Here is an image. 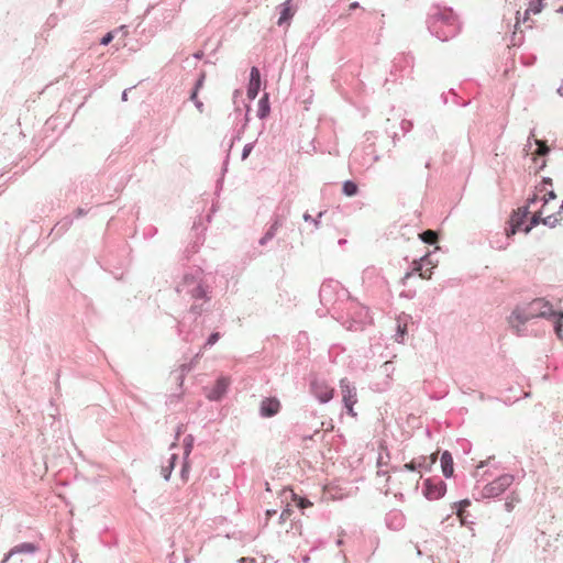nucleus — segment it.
Segmentation results:
<instances>
[{
	"label": "nucleus",
	"mask_w": 563,
	"mask_h": 563,
	"mask_svg": "<svg viewBox=\"0 0 563 563\" xmlns=\"http://www.w3.org/2000/svg\"><path fill=\"white\" fill-rule=\"evenodd\" d=\"M113 32H114V34L118 33V32L126 34V26L125 25H121L120 27L115 29Z\"/></svg>",
	"instance_id": "nucleus-58"
},
{
	"label": "nucleus",
	"mask_w": 563,
	"mask_h": 563,
	"mask_svg": "<svg viewBox=\"0 0 563 563\" xmlns=\"http://www.w3.org/2000/svg\"><path fill=\"white\" fill-rule=\"evenodd\" d=\"M558 216H559L558 213L550 214V216H548V217H545V218H543V219H542V223H543L544 225H547V227H549V228L553 229V228H555V227L559 224V222H560V220H559Z\"/></svg>",
	"instance_id": "nucleus-37"
},
{
	"label": "nucleus",
	"mask_w": 563,
	"mask_h": 563,
	"mask_svg": "<svg viewBox=\"0 0 563 563\" xmlns=\"http://www.w3.org/2000/svg\"><path fill=\"white\" fill-rule=\"evenodd\" d=\"M157 232L156 228H150L148 232H145V235L153 236Z\"/></svg>",
	"instance_id": "nucleus-59"
},
{
	"label": "nucleus",
	"mask_w": 563,
	"mask_h": 563,
	"mask_svg": "<svg viewBox=\"0 0 563 563\" xmlns=\"http://www.w3.org/2000/svg\"><path fill=\"white\" fill-rule=\"evenodd\" d=\"M449 96H450V93H449V92H448V93L443 92V93L441 95V100H442V102H443L444 104H448V103H449Z\"/></svg>",
	"instance_id": "nucleus-57"
},
{
	"label": "nucleus",
	"mask_w": 563,
	"mask_h": 563,
	"mask_svg": "<svg viewBox=\"0 0 563 563\" xmlns=\"http://www.w3.org/2000/svg\"><path fill=\"white\" fill-rule=\"evenodd\" d=\"M282 409L280 401L276 397H266L260 404V416L262 418H272Z\"/></svg>",
	"instance_id": "nucleus-15"
},
{
	"label": "nucleus",
	"mask_w": 563,
	"mask_h": 563,
	"mask_svg": "<svg viewBox=\"0 0 563 563\" xmlns=\"http://www.w3.org/2000/svg\"><path fill=\"white\" fill-rule=\"evenodd\" d=\"M362 280L368 288H383L387 285V280L382 275L380 269L375 266H368L363 271Z\"/></svg>",
	"instance_id": "nucleus-10"
},
{
	"label": "nucleus",
	"mask_w": 563,
	"mask_h": 563,
	"mask_svg": "<svg viewBox=\"0 0 563 563\" xmlns=\"http://www.w3.org/2000/svg\"><path fill=\"white\" fill-rule=\"evenodd\" d=\"M254 146H255V142H250L244 145V147L242 150V154H241L242 161H245L249 157V155L253 151Z\"/></svg>",
	"instance_id": "nucleus-44"
},
{
	"label": "nucleus",
	"mask_w": 563,
	"mask_h": 563,
	"mask_svg": "<svg viewBox=\"0 0 563 563\" xmlns=\"http://www.w3.org/2000/svg\"><path fill=\"white\" fill-rule=\"evenodd\" d=\"M385 525L389 530L399 531L406 525V517L400 510L393 509L386 514Z\"/></svg>",
	"instance_id": "nucleus-16"
},
{
	"label": "nucleus",
	"mask_w": 563,
	"mask_h": 563,
	"mask_svg": "<svg viewBox=\"0 0 563 563\" xmlns=\"http://www.w3.org/2000/svg\"><path fill=\"white\" fill-rule=\"evenodd\" d=\"M312 395L321 402L327 404L333 397V388L321 380H312L310 384Z\"/></svg>",
	"instance_id": "nucleus-14"
},
{
	"label": "nucleus",
	"mask_w": 563,
	"mask_h": 563,
	"mask_svg": "<svg viewBox=\"0 0 563 563\" xmlns=\"http://www.w3.org/2000/svg\"><path fill=\"white\" fill-rule=\"evenodd\" d=\"M553 181H552V178L550 177H543L542 180H541V184L540 186L537 187V189L539 191H543L545 189L547 186H552Z\"/></svg>",
	"instance_id": "nucleus-48"
},
{
	"label": "nucleus",
	"mask_w": 563,
	"mask_h": 563,
	"mask_svg": "<svg viewBox=\"0 0 563 563\" xmlns=\"http://www.w3.org/2000/svg\"><path fill=\"white\" fill-rule=\"evenodd\" d=\"M175 16V10L174 9H165L161 13L162 22L164 25L169 24Z\"/></svg>",
	"instance_id": "nucleus-38"
},
{
	"label": "nucleus",
	"mask_w": 563,
	"mask_h": 563,
	"mask_svg": "<svg viewBox=\"0 0 563 563\" xmlns=\"http://www.w3.org/2000/svg\"><path fill=\"white\" fill-rule=\"evenodd\" d=\"M529 214L528 206H523L518 208L517 211H514L510 220L509 228L506 229V238L509 239L511 235H515L519 230H522V225Z\"/></svg>",
	"instance_id": "nucleus-12"
},
{
	"label": "nucleus",
	"mask_w": 563,
	"mask_h": 563,
	"mask_svg": "<svg viewBox=\"0 0 563 563\" xmlns=\"http://www.w3.org/2000/svg\"><path fill=\"white\" fill-rule=\"evenodd\" d=\"M545 165H547L545 161H542V163H541V164H539V168H538V170L543 169V168L545 167Z\"/></svg>",
	"instance_id": "nucleus-64"
},
{
	"label": "nucleus",
	"mask_w": 563,
	"mask_h": 563,
	"mask_svg": "<svg viewBox=\"0 0 563 563\" xmlns=\"http://www.w3.org/2000/svg\"><path fill=\"white\" fill-rule=\"evenodd\" d=\"M114 37V32L113 31H110L108 33H106L101 40H100V44L103 45V46H107L108 44L111 43V41L113 40Z\"/></svg>",
	"instance_id": "nucleus-47"
},
{
	"label": "nucleus",
	"mask_w": 563,
	"mask_h": 563,
	"mask_svg": "<svg viewBox=\"0 0 563 563\" xmlns=\"http://www.w3.org/2000/svg\"><path fill=\"white\" fill-rule=\"evenodd\" d=\"M189 471H190L189 462H188V460H184L181 468H180V477H181V479L184 482H187L188 475H189Z\"/></svg>",
	"instance_id": "nucleus-42"
},
{
	"label": "nucleus",
	"mask_w": 563,
	"mask_h": 563,
	"mask_svg": "<svg viewBox=\"0 0 563 563\" xmlns=\"http://www.w3.org/2000/svg\"><path fill=\"white\" fill-rule=\"evenodd\" d=\"M269 97L268 93L265 92L258 101L257 117L263 120L269 115Z\"/></svg>",
	"instance_id": "nucleus-27"
},
{
	"label": "nucleus",
	"mask_w": 563,
	"mask_h": 563,
	"mask_svg": "<svg viewBox=\"0 0 563 563\" xmlns=\"http://www.w3.org/2000/svg\"><path fill=\"white\" fill-rule=\"evenodd\" d=\"M87 213H88V210H87V209L79 207V208H77V209L75 210V212H74V217H75V218H81V217L86 216Z\"/></svg>",
	"instance_id": "nucleus-52"
},
{
	"label": "nucleus",
	"mask_w": 563,
	"mask_h": 563,
	"mask_svg": "<svg viewBox=\"0 0 563 563\" xmlns=\"http://www.w3.org/2000/svg\"><path fill=\"white\" fill-rule=\"evenodd\" d=\"M514 475L503 474L494 481L487 483L481 492L483 498H496L503 495L514 483Z\"/></svg>",
	"instance_id": "nucleus-6"
},
{
	"label": "nucleus",
	"mask_w": 563,
	"mask_h": 563,
	"mask_svg": "<svg viewBox=\"0 0 563 563\" xmlns=\"http://www.w3.org/2000/svg\"><path fill=\"white\" fill-rule=\"evenodd\" d=\"M261 84V73L257 67L253 66L250 71V81L246 90V95L250 100H254L257 97Z\"/></svg>",
	"instance_id": "nucleus-18"
},
{
	"label": "nucleus",
	"mask_w": 563,
	"mask_h": 563,
	"mask_svg": "<svg viewBox=\"0 0 563 563\" xmlns=\"http://www.w3.org/2000/svg\"><path fill=\"white\" fill-rule=\"evenodd\" d=\"M220 333L219 332H212L206 340L205 344H203V349H208V347H211L212 345H214L219 339H220Z\"/></svg>",
	"instance_id": "nucleus-41"
},
{
	"label": "nucleus",
	"mask_w": 563,
	"mask_h": 563,
	"mask_svg": "<svg viewBox=\"0 0 563 563\" xmlns=\"http://www.w3.org/2000/svg\"><path fill=\"white\" fill-rule=\"evenodd\" d=\"M244 108H245L244 114H243L242 108L239 106H235V109L233 111L236 123L232 131L230 148L233 146V144L235 142H238L242 139V135L244 134V132L247 128V124L250 122L249 113H250L251 108L249 104H244Z\"/></svg>",
	"instance_id": "nucleus-8"
},
{
	"label": "nucleus",
	"mask_w": 563,
	"mask_h": 563,
	"mask_svg": "<svg viewBox=\"0 0 563 563\" xmlns=\"http://www.w3.org/2000/svg\"><path fill=\"white\" fill-rule=\"evenodd\" d=\"M194 442H195V438L194 435L191 434H187L185 438H184V441H183V444H184V459L183 460H188L191 451H192V448H194Z\"/></svg>",
	"instance_id": "nucleus-34"
},
{
	"label": "nucleus",
	"mask_w": 563,
	"mask_h": 563,
	"mask_svg": "<svg viewBox=\"0 0 563 563\" xmlns=\"http://www.w3.org/2000/svg\"><path fill=\"white\" fill-rule=\"evenodd\" d=\"M505 508L508 512H510L512 509H514V501L512 500H507L505 503Z\"/></svg>",
	"instance_id": "nucleus-56"
},
{
	"label": "nucleus",
	"mask_w": 563,
	"mask_h": 563,
	"mask_svg": "<svg viewBox=\"0 0 563 563\" xmlns=\"http://www.w3.org/2000/svg\"><path fill=\"white\" fill-rule=\"evenodd\" d=\"M412 126H413V123L410 120L404 119L400 122V129H401L404 134H406L409 131H411Z\"/></svg>",
	"instance_id": "nucleus-46"
},
{
	"label": "nucleus",
	"mask_w": 563,
	"mask_h": 563,
	"mask_svg": "<svg viewBox=\"0 0 563 563\" xmlns=\"http://www.w3.org/2000/svg\"><path fill=\"white\" fill-rule=\"evenodd\" d=\"M553 306L544 298H536L528 303L517 305L508 317V323L518 336L530 334L527 323L537 318L550 319Z\"/></svg>",
	"instance_id": "nucleus-2"
},
{
	"label": "nucleus",
	"mask_w": 563,
	"mask_h": 563,
	"mask_svg": "<svg viewBox=\"0 0 563 563\" xmlns=\"http://www.w3.org/2000/svg\"><path fill=\"white\" fill-rule=\"evenodd\" d=\"M74 221L73 217L66 216L59 220L51 231V234L55 236H62L66 231L69 230Z\"/></svg>",
	"instance_id": "nucleus-24"
},
{
	"label": "nucleus",
	"mask_w": 563,
	"mask_h": 563,
	"mask_svg": "<svg viewBox=\"0 0 563 563\" xmlns=\"http://www.w3.org/2000/svg\"><path fill=\"white\" fill-rule=\"evenodd\" d=\"M190 100L195 103V107L199 112H203V102L198 99V93H196V91H191Z\"/></svg>",
	"instance_id": "nucleus-45"
},
{
	"label": "nucleus",
	"mask_w": 563,
	"mask_h": 563,
	"mask_svg": "<svg viewBox=\"0 0 563 563\" xmlns=\"http://www.w3.org/2000/svg\"><path fill=\"white\" fill-rule=\"evenodd\" d=\"M427 26L431 35L442 42H446L460 32L461 25L457 15L452 8L434 4L430 8Z\"/></svg>",
	"instance_id": "nucleus-3"
},
{
	"label": "nucleus",
	"mask_w": 563,
	"mask_h": 563,
	"mask_svg": "<svg viewBox=\"0 0 563 563\" xmlns=\"http://www.w3.org/2000/svg\"><path fill=\"white\" fill-rule=\"evenodd\" d=\"M229 379L221 376L216 380V384L208 393L207 397L209 400L218 401L220 400L228 391L229 388Z\"/></svg>",
	"instance_id": "nucleus-20"
},
{
	"label": "nucleus",
	"mask_w": 563,
	"mask_h": 563,
	"mask_svg": "<svg viewBox=\"0 0 563 563\" xmlns=\"http://www.w3.org/2000/svg\"><path fill=\"white\" fill-rule=\"evenodd\" d=\"M321 305L335 319L344 310L346 300L350 299L349 292L342 285L333 279L324 280L319 289Z\"/></svg>",
	"instance_id": "nucleus-4"
},
{
	"label": "nucleus",
	"mask_w": 563,
	"mask_h": 563,
	"mask_svg": "<svg viewBox=\"0 0 563 563\" xmlns=\"http://www.w3.org/2000/svg\"><path fill=\"white\" fill-rule=\"evenodd\" d=\"M357 8H360V3L357 1H354L350 4V10H355Z\"/></svg>",
	"instance_id": "nucleus-60"
},
{
	"label": "nucleus",
	"mask_w": 563,
	"mask_h": 563,
	"mask_svg": "<svg viewBox=\"0 0 563 563\" xmlns=\"http://www.w3.org/2000/svg\"><path fill=\"white\" fill-rule=\"evenodd\" d=\"M415 274H419V276L423 279L431 278L432 262L430 260V254H424L420 258L413 260L411 269L407 272L401 279L402 285H406V282Z\"/></svg>",
	"instance_id": "nucleus-7"
},
{
	"label": "nucleus",
	"mask_w": 563,
	"mask_h": 563,
	"mask_svg": "<svg viewBox=\"0 0 563 563\" xmlns=\"http://www.w3.org/2000/svg\"><path fill=\"white\" fill-rule=\"evenodd\" d=\"M194 367V361L189 363H185L179 368V374L177 375L176 379L179 382V385H183L184 378L186 374H188Z\"/></svg>",
	"instance_id": "nucleus-36"
},
{
	"label": "nucleus",
	"mask_w": 563,
	"mask_h": 563,
	"mask_svg": "<svg viewBox=\"0 0 563 563\" xmlns=\"http://www.w3.org/2000/svg\"><path fill=\"white\" fill-rule=\"evenodd\" d=\"M420 240L427 244H434L437 242V233L432 230H426L419 234Z\"/></svg>",
	"instance_id": "nucleus-35"
},
{
	"label": "nucleus",
	"mask_w": 563,
	"mask_h": 563,
	"mask_svg": "<svg viewBox=\"0 0 563 563\" xmlns=\"http://www.w3.org/2000/svg\"><path fill=\"white\" fill-rule=\"evenodd\" d=\"M183 432V424L178 426L177 427V430H176V439L179 438L180 433Z\"/></svg>",
	"instance_id": "nucleus-62"
},
{
	"label": "nucleus",
	"mask_w": 563,
	"mask_h": 563,
	"mask_svg": "<svg viewBox=\"0 0 563 563\" xmlns=\"http://www.w3.org/2000/svg\"><path fill=\"white\" fill-rule=\"evenodd\" d=\"M335 320L350 331H362L371 322V317L366 307L347 299L344 310L335 316Z\"/></svg>",
	"instance_id": "nucleus-5"
},
{
	"label": "nucleus",
	"mask_w": 563,
	"mask_h": 563,
	"mask_svg": "<svg viewBox=\"0 0 563 563\" xmlns=\"http://www.w3.org/2000/svg\"><path fill=\"white\" fill-rule=\"evenodd\" d=\"M556 198V194L554 192V190H549L544 197L542 198L543 200V206L547 205L549 201L551 200H554Z\"/></svg>",
	"instance_id": "nucleus-51"
},
{
	"label": "nucleus",
	"mask_w": 563,
	"mask_h": 563,
	"mask_svg": "<svg viewBox=\"0 0 563 563\" xmlns=\"http://www.w3.org/2000/svg\"><path fill=\"white\" fill-rule=\"evenodd\" d=\"M340 389L344 405H355L357 402L356 388L347 378L340 380Z\"/></svg>",
	"instance_id": "nucleus-19"
},
{
	"label": "nucleus",
	"mask_w": 563,
	"mask_h": 563,
	"mask_svg": "<svg viewBox=\"0 0 563 563\" xmlns=\"http://www.w3.org/2000/svg\"><path fill=\"white\" fill-rule=\"evenodd\" d=\"M446 493V484L440 477H429L423 481L422 494L428 500H438Z\"/></svg>",
	"instance_id": "nucleus-9"
},
{
	"label": "nucleus",
	"mask_w": 563,
	"mask_h": 563,
	"mask_svg": "<svg viewBox=\"0 0 563 563\" xmlns=\"http://www.w3.org/2000/svg\"><path fill=\"white\" fill-rule=\"evenodd\" d=\"M549 320L553 321V329L558 339L563 340V311H555Z\"/></svg>",
	"instance_id": "nucleus-26"
},
{
	"label": "nucleus",
	"mask_w": 563,
	"mask_h": 563,
	"mask_svg": "<svg viewBox=\"0 0 563 563\" xmlns=\"http://www.w3.org/2000/svg\"><path fill=\"white\" fill-rule=\"evenodd\" d=\"M556 92H558L560 96H563V81H562V85L558 88Z\"/></svg>",
	"instance_id": "nucleus-63"
},
{
	"label": "nucleus",
	"mask_w": 563,
	"mask_h": 563,
	"mask_svg": "<svg viewBox=\"0 0 563 563\" xmlns=\"http://www.w3.org/2000/svg\"><path fill=\"white\" fill-rule=\"evenodd\" d=\"M394 68L395 69L400 68V74L396 75L394 73V70H390L389 76L385 79V86H388L389 82H397V81L401 82V80L406 77H409L412 71V67L410 65V59L405 56L395 59Z\"/></svg>",
	"instance_id": "nucleus-11"
},
{
	"label": "nucleus",
	"mask_w": 563,
	"mask_h": 563,
	"mask_svg": "<svg viewBox=\"0 0 563 563\" xmlns=\"http://www.w3.org/2000/svg\"><path fill=\"white\" fill-rule=\"evenodd\" d=\"M470 505H471L470 499H462V500L453 504V509L455 510V512L460 519L464 518V515L466 512V507H468Z\"/></svg>",
	"instance_id": "nucleus-30"
},
{
	"label": "nucleus",
	"mask_w": 563,
	"mask_h": 563,
	"mask_svg": "<svg viewBox=\"0 0 563 563\" xmlns=\"http://www.w3.org/2000/svg\"><path fill=\"white\" fill-rule=\"evenodd\" d=\"M441 468L444 477L450 478L453 475V457L449 451H444L440 459Z\"/></svg>",
	"instance_id": "nucleus-23"
},
{
	"label": "nucleus",
	"mask_w": 563,
	"mask_h": 563,
	"mask_svg": "<svg viewBox=\"0 0 563 563\" xmlns=\"http://www.w3.org/2000/svg\"><path fill=\"white\" fill-rule=\"evenodd\" d=\"M129 90H130V89H125V90H123V92H122V97H121V98H122V101H126V100H128V92H129Z\"/></svg>",
	"instance_id": "nucleus-61"
},
{
	"label": "nucleus",
	"mask_w": 563,
	"mask_h": 563,
	"mask_svg": "<svg viewBox=\"0 0 563 563\" xmlns=\"http://www.w3.org/2000/svg\"><path fill=\"white\" fill-rule=\"evenodd\" d=\"M544 8V0H530L529 3H528V8L526 9V11L523 12V18H522V21L526 22L529 20V15L532 13V14H538L542 11V9Z\"/></svg>",
	"instance_id": "nucleus-25"
},
{
	"label": "nucleus",
	"mask_w": 563,
	"mask_h": 563,
	"mask_svg": "<svg viewBox=\"0 0 563 563\" xmlns=\"http://www.w3.org/2000/svg\"><path fill=\"white\" fill-rule=\"evenodd\" d=\"M536 143L538 144V148H537L538 155L544 156L550 152L549 146L544 142L536 140Z\"/></svg>",
	"instance_id": "nucleus-43"
},
{
	"label": "nucleus",
	"mask_w": 563,
	"mask_h": 563,
	"mask_svg": "<svg viewBox=\"0 0 563 563\" xmlns=\"http://www.w3.org/2000/svg\"><path fill=\"white\" fill-rule=\"evenodd\" d=\"M203 80H205V74H200V76L198 77V79L196 80L195 82V86L192 88L191 91H196V93H198L199 89L202 87L203 85Z\"/></svg>",
	"instance_id": "nucleus-50"
},
{
	"label": "nucleus",
	"mask_w": 563,
	"mask_h": 563,
	"mask_svg": "<svg viewBox=\"0 0 563 563\" xmlns=\"http://www.w3.org/2000/svg\"><path fill=\"white\" fill-rule=\"evenodd\" d=\"M353 406H354V405H344V407H345V408H346V410H347V413H349L350 416H352V417H355V416H356V413H355V411H354V409H353Z\"/></svg>",
	"instance_id": "nucleus-55"
},
{
	"label": "nucleus",
	"mask_w": 563,
	"mask_h": 563,
	"mask_svg": "<svg viewBox=\"0 0 563 563\" xmlns=\"http://www.w3.org/2000/svg\"><path fill=\"white\" fill-rule=\"evenodd\" d=\"M435 462V456L431 455L430 457L427 456H419L417 459L411 460L409 463H406L404 465V468L410 472L415 471H430L432 464Z\"/></svg>",
	"instance_id": "nucleus-17"
},
{
	"label": "nucleus",
	"mask_w": 563,
	"mask_h": 563,
	"mask_svg": "<svg viewBox=\"0 0 563 563\" xmlns=\"http://www.w3.org/2000/svg\"><path fill=\"white\" fill-rule=\"evenodd\" d=\"M290 514H291V510H290V508L287 506V507L282 511L279 519H280L282 521H285V520H287V518L290 516Z\"/></svg>",
	"instance_id": "nucleus-53"
},
{
	"label": "nucleus",
	"mask_w": 563,
	"mask_h": 563,
	"mask_svg": "<svg viewBox=\"0 0 563 563\" xmlns=\"http://www.w3.org/2000/svg\"><path fill=\"white\" fill-rule=\"evenodd\" d=\"M287 493L290 495L292 501L296 504L298 508L305 509L312 506V503L307 497L299 496L291 489L285 490V494Z\"/></svg>",
	"instance_id": "nucleus-29"
},
{
	"label": "nucleus",
	"mask_w": 563,
	"mask_h": 563,
	"mask_svg": "<svg viewBox=\"0 0 563 563\" xmlns=\"http://www.w3.org/2000/svg\"><path fill=\"white\" fill-rule=\"evenodd\" d=\"M537 201H538V195H537V194H533V195H532V196H530V197L528 198V200H527V206H528V208H529L531 205L536 203Z\"/></svg>",
	"instance_id": "nucleus-54"
},
{
	"label": "nucleus",
	"mask_w": 563,
	"mask_h": 563,
	"mask_svg": "<svg viewBox=\"0 0 563 563\" xmlns=\"http://www.w3.org/2000/svg\"><path fill=\"white\" fill-rule=\"evenodd\" d=\"M449 93L451 96V102L457 107H466L470 104V101H463L461 100V98L457 96V93L455 92L454 89H450L449 90Z\"/></svg>",
	"instance_id": "nucleus-40"
},
{
	"label": "nucleus",
	"mask_w": 563,
	"mask_h": 563,
	"mask_svg": "<svg viewBox=\"0 0 563 563\" xmlns=\"http://www.w3.org/2000/svg\"><path fill=\"white\" fill-rule=\"evenodd\" d=\"M358 187L353 180H345L342 186V192L347 197H353L357 194Z\"/></svg>",
	"instance_id": "nucleus-31"
},
{
	"label": "nucleus",
	"mask_w": 563,
	"mask_h": 563,
	"mask_svg": "<svg viewBox=\"0 0 563 563\" xmlns=\"http://www.w3.org/2000/svg\"><path fill=\"white\" fill-rule=\"evenodd\" d=\"M324 211H320L316 218H313L309 212H305L302 219L305 222H310L313 224L314 229L318 230L321 227V218L324 216Z\"/></svg>",
	"instance_id": "nucleus-32"
},
{
	"label": "nucleus",
	"mask_w": 563,
	"mask_h": 563,
	"mask_svg": "<svg viewBox=\"0 0 563 563\" xmlns=\"http://www.w3.org/2000/svg\"><path fill=\"white\" fill-rule=\"evenodd\" d=\"M40 550L38 545L33 542H23L14 545L4 554L0 563H8V561L16 555H34Z\"/></svg>",
	"instance_id": "nucleus-13"
},
{
	"label": "nucleus",
	"mask_w": 563,
	"mask_h": 563,
	"mask_svg": "<svg viewBox=\"0 0 563 563\" xmlns=\"http://www.w3.org/2000/svg\"><path fill=\"white\" fill-rule=\"evenodd\" d=\"M407 333V325L401 324L400 322L397 323V331L395 334V340L399 343H402L405 340V335Z\"/></svg>",
	"instance_id": "nucleus-39"
},
{
	"label": "nucleus",
	"mask_w": 563,
	"mask_h": 563,
	"mask_svg": "<svg viewBox=\"0 0 563 563\" xmlns=\"http://www.w3.org/2000/svg\"><path fill=\"white\" fill-rule=\"evenodd\" d=\"M542 212H536L530 218L529 223L522 229L525 233H529L534 227L542 223Z\"/></svg>",
	"instance_id": "nucleus-33"
},
{
	"label": "nucleus",
	"mask_w": 563,
	"mask_h": 563,
	"mask_svg": "<svg viewBox=\"0 0 563 563\" xmlns=\"http://www.w3.org/2000/svg\"><path fill=\"white\" fill-rule=\"evenodd\" d=\"M275 236L269 233V232H265L264 235L258 240V244L260 245H266L269 241H272Z\"/></svg>",
	"instance_id": "nucleus-49"
},
{
	"label": "nucleus",
	"mask_w": 563,
	"mask_h": 563,
	"mask_svg": "<svg viewBox=\"0 0 563 563\" xmlns=\"http://www.w3.org/2000/svg\"><path fill=\"white\" fill-rule=\"evenodd\" d=\"M287 219V213L275 211L273 216L271 217L269 227L266 230L267 232L272 233L274 236L276 235L277 231L284 225L285 221Z\"/></svg>",
	"instance_id": "nucleus-22"
},
{
	"label": "nucleus",
	"mask_w": 563,
	"mask_h": 563,
	"mask_svg": "<svg viewBox=\"0 0 563 563\" xmlns=\"http://www.w3.org/2000/svg\"><path fill=\"white\" fill-rule=\"evenodd\" d=\"M277 9L279 10V19L277 21L279 26L288 23L292 19L296 11L292 8V0H286L285 2L280 3Z\"/></svg>",
	"instance_id": "nucleus-21"
},
{
	"label": "nucleus",
	"mask_w": 563,
	"mask_h": 563,
	"mask_svg": "<svg viewBox=\"0 0 563 563\" xmlns=\"http://www.w3.org/2000/svg\"><path fill=\"white\" fill-rule=\"evenodd\" d=\"M207 277L202 268L189 267L175 287L181 298L192 301L183 319L177 322L178 335L188 343L203 335L198 319L209 310L213 289Z\"/></svg>",
	"instance_id": "nucleus-1"
},
{
	"label": "nucleus",
	"mask_w": 563,
	"mask_h": 563,
	"mask_svg": "<svg viewBox=\"0 0 563 563\" xmlns=\"http://www.w3.org/2000/svg\"><path fill=\"white\" fill-rule=\"evenodd\" d=\"M178 460V455L176 453L170 454L169 459L167 460L166 465H162L161 468V475L165 481H168L170 478L172 472L175 467V464Z\"/></svg>",
	"instance_id": "nucleus-28"
}]
</instances>
